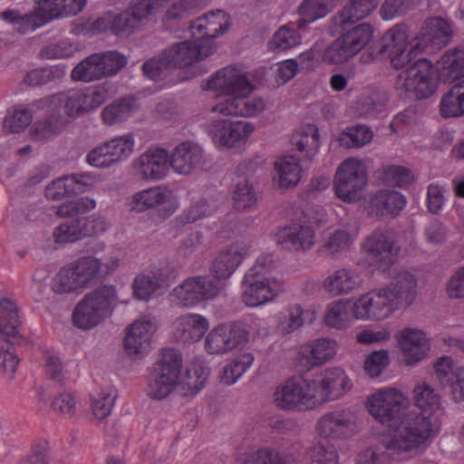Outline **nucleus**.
<instances>
[{
  "instance_id": "obj_20",
  "label": "nucleus",
  "mask_w": 464,
  "mask_h": 464,
  "mask_svg": "<svg viewBox=\"0 0 464 464\" xmlns=\"http://www.w3.org/2000/svg\"><path fill=\"white\" fill-rule=\"evenodd\" d=\"M251 244L249 239L241 238L219 249L209 266L212 280H217L224 288V280L228 279L244 259L249 256Z\"/></svg>"
},
{
  "instance_id": "obj_17",
  "label": "nucleus",
  "mask_w": 464,
  "mask_h": 464,
  "mask_svg": "<svg viewBox=\"0 0 464 464\" xmlns=\"http://www.w3.org/2000/svg\"><path fill=\"white\" fill-rule=\"evenodd\" d=\"M314 392L311 379L292 377L276 388L274 401L282 410H311L317 406Z\"/></svg>"
},
{
  "instance_id": "obj_34",
  "label": "nucleus",
  "mask_w": 464,
  "mask_h": 464,
  "mask_svg": "<svg viewBox=\"0 0 464 464\" xmlns=\"http://www.w3.org/2000/svg\"><path fill=\"white\" fill-rule=\"evenodd\" d=\"M406 203V198L401 192L381 189L370 198L369 212L377 218L395 217L402 211Z\"/></svg>"
},
{
  "instance_id": "obj_4",
  "label": "nucleus",
  "mask_w": 464,
  "mask_h": 464,
  "mask_svg": "<svg viewBox=\"0 0 464 464\" xmlns=\"http://www.w3.org/2000/svg\"><path fill=\"white\" fill-rule=\"evenodd\" d=\"M416 295V279L408 271L395 273L392 283L379 290L370 291L353 300L356 320H383L399 306L412 304Z\"/></svg>"
},
{
  "instance_id": "obj_59",
  "label": "nucleus",
  "mask_w": 464,
  "mask_h": 464,
  "mask_svg": "<svg viewBox=\"0 0 464 464\" xmlns=\"http://www.w3.org/2000/svg\"><path fill=\"white\" fill-rule=\"evenodd\" d=\"M115 163L127 160L135 147L134 135L126 133L105 141Z\"/></svg>"
},
{
  "instance_id": "obj_21",
  "label": "nucleus",
  "mask_w": 464,
  "mask_h": 464,
  "mask_svg": "<svg viewBox=\"0 0 464 464\" xmlns=\"http://www.w3.org/2000/svg\"><path fill=\"white\" fill-rule=\"evenodd\" d=\"M252 123L245 121L215 120L209 124V135L218 149L243 148L254 132Z\"/></svg>"
},
{
  "instance_id": "obj_22",
  "label": "nucleus",
  "mask_w": 464,
  "mask_h": 464,
  "mask_svg": "<svg viewBox=\"0 0 464 464\" xmlns=\"http://www.w3.org/2000/svg\"><path fill=\"white\" fill-rule=\"evenodd\" d=\"M395 237L388 228H376L362 242V249L378 264V269L389 274L398 273L393 267Z\"/></svg>"
},
{
  "instance_id": "obj_63",
  "label": "nucleus",
  "mask_w": 464,
  "mask_h": 464,
  "mask_svg": "<svg viewBox=\"0 0 464 464\" xmlns=\"http://www.w3.org/2000/svg\"><path fill=\"white\" fill-rule=\"evenodd\" d=\"M256 195L253 186L245 179L238 181L233 191L234 208L237 209H246L254 206L256 202Z\"/></svg>"
},
{
  "instance_id": "obj_31",
  "label": "nucleus",
  "mask_w": 464,
  "mask_h": 464,
  "mask_svg": "<svg viewBox=\"0 0 464 464\" xmlns=\"http://www.w3.org/2000/svg\"><path fill=\"white\" fill-rule=\"evenodd\" d=\"M159 206H164L161 215L168 218L179 208V201L171 191L161 187L143 189L132 196L131 208L138 212Z\"/></svg>"
},
{
  "instance_id": "obj_19",
  "label": "nucleus",
  "mask_w": 464,
  "mask_h": 464,
  "mask_svg": "<svg viewBox=\"0 0 464 464\" xmlns=\"http://www.w3.org/2000/svg\"><path fill=\"white\" fill-rule=\"evenodd\" d=\"M408 37V28L404 24L392 26L383 35L382 51L389 53L391 64L395 69L410 67L423 53L420 48H416V39L409 43Z\"/></svg>"
},
{
  "instance_id": "obj_47",
  "label": "nucleus",
  "mask_w": 464,
  "mask_h": 464,
  "mask_svg": "<svg viewBox=\"0 0 464 464\" xmlns=\"http://www.w3.org/2000/svg\"><path fill=\"white\" fill-rule=\"evenodd\" d=\"M135 102L123 98L116 101L102 111L101 117L102 122L107 126H112L126 121L133 112Z\"/></svg>"
},
{
  "instance_id": "obj_12",
  "label": "nucleus",
  "mask_w": 464,
  "mask_h": 464,
  "mask_svg": "<svg viewBox=\"0 0 464 464\" xmlns=\"http://www.w3.org/2000/svg\"><path fill=\"white\" fill-rule=\"evenodd\" d=\"M368 174L364 162L356 158H348L338 166L334 188L336 197L345 203L358 201L367 185Z\"/></svg>"
},
{
  "instance_id": "obj_1",
  "label": "nucleus",
  "mask_w": 464,
  "mask_h": 464,
  "mask_svg": "<svg viewBox=\"0 0 464 464\" xmlns=\"http://www.w3.org/2000/svg\"><path fill=\"white\" fill-rule=\"evenodd\" d=\"M182 355L174 348H164L150 372L147 387L148 395L156 400L168 397L176 388L182 396L193 397L206 384L209 368L200 360L191 362L182 379Z\"/></svg>"
},
{
  "instance_id": "obj_14",
  "label": "nucleus",
  "mask_w": 464,
  "mask_h": 464,
  "mask_svg": "<svg viewBox=\"0 0 464 464\" xmlns=\"http://www.w3.org/2000/svg\"><path fill=\"white\" fill-rule=\"evenodd\" d=\"M96 207L95 200L90 198H80L77 200L61 205L57 215L68 219L60 224L53 231V239L57 244L75 242L84 237L82 215H85Z\"/></svg>"
},
{
  "instance_id": "obj_7",
  "label": "nucleus",
  "mask_w": 464,
  "mask_h": 464,
  "mask_svg": "<svg viewBox=\"0 0 464 464\" xmlns=\"http://www.w3.org/2000/svg\"><path fill=\"white\" fill-rule=\"evenodd\" d=\"M276 264L271 254L260 255L242 279V300L246 305L256 307L276 299L285 291L284 282L270 273Z\"/></svg>"
},
{
  "instance_id": "obj_41",
  "label": "nucleus",
  "mask_w": 464,
  "mask_h": 464,
  "mask_svg": "<svg viewBox=\"0 0 464 464\" xmlns=\"http://www.w3.org/2000/svg\"><path fill=\"white\" fill-rule=\"evenodd\" d=\"M277 184L282 188L297 185L301 179L302 169L299 160L294 156H282L274 163Z\"/></svg>"
},
{
  "instance_id": "obj_38",
  "label": "nucleus",
  "mask_w": 464,
  "mask_h": 464,
  "mask_svg": "<svg viewBox=\"0 0 464 464\" xmlns=\"http://www.w3.org/2000/svg\"><path fill=\"white\" fill-rule=\"evenodd\" d=\"M175 328L185 343L199 341L209 328L208 320L199 314H186L177 318Z\"/></svg>"
},
{
  "instance_id": "obj_32",
  "label": "nucleus",
  "mask_w": 464,
  "mask_h": 464,
  "mask_svg": "<svg viewBox=\"0 0 464 464\" xmlns=\"http://www.w3.org/2000/svg\"><path fill=\"white\" fill-rule=\"evenodd\" d=\"M276 238L277 244L285 249L306 251L314 245L315 231L308 225L294 222L281 227Z\"/></svg>"
},
{
  "instance_id": "obj_26",
  "label": "nucleus",
  "mask_w": 464,
  "mask_h": 464,
  "mask_svg": "<svg viewBox=\"0 0 464 464\" xmlns=\"http://www.w3.org/2000/svg\"><path fill=\"white\" fill-rule=\"evenodd\" d=\"M230 24V16L223 10H216L192 21L189 24V33L193 38L200 43L207 41L217 48L214 39L223 34Z\"/></svg>"
},
{
  "instance_id": "obj_5",
  "label": "nucleus",
  "mask_w": 464,
  "mask_h": 464,
  "mask_svg": "<svg viewBox=\"0 0 464 464\" xmlns=\"http://www.w3.org/2000/svg\"><path fill=\"white\" fill-rule=\"evenodd\" d=\"M431 424L421 415L408 419L391 430L380 446L361 451L355 464H389L392 454L409 453L420 449L430 438Z\"/></svg>"
},
{
  "instance_id": "obj_56",
  "label": "nucleus",
  "mask_w": 464,
  "mask_h": 464,
  "mask_svg": "<svg viewBox=\"0 0 464 464\" xmlns=\"http://www.w3.org/2000/svg\"><path fill=\"white\" fill-rule=\"evenodd\" d=\"M116 399V391L112 388L102 389L91 397V408L97 420L107 418L113 408Z\"/></svg>"
},
{
  "instance_id": "obj_9",
  "label": "nucleus",
  "mask_w": 464,
  "mask_h": 464,
  "mask_svg": "<svg viewBox=\"0 0 464 464\" xmlns=\"http://www.w3.org/2000/svg\"><path fill=\"white\" fill-rule=\"evenodd\" d=\"M102 266L100 259L92 256L79 257L59 269L51 288L56 294H80L99 281Z\"/></svg>"
},
{
  "instance_id": "obj_3",
  "label": "nucleus",
  "mask_w": 464,
  "mask_h": 464,
  "mask_svg": "<svg viewBox=\"0 0 464 464\" xmlns=\"http://www.w3.org/2000/svg\"><path fill=\"white\" fill-rule=\"evenodd\" d=\"M202 88L229 95L212 109V111L223 115L252 117L261 112L266 106L263 99L250 96L254 85L246 74L236 66L220 69L203 82Z\"/></svg>"
},
{
  "instance_id": "obj_44",
  "label": "nucleus",
  "mask_w": 464,
  "mask_h": 464,
  "mask_svg": "<svg viewBox=\"0 0 464 464\" xmlns=\"http://www.w3.org/2000/svg\"><path fill=\"white\" fill-rule=\"evenodd\" d=\"M1 17L11 24L14 29L21 34L32 33L46 24V20L43 19L35 10L24 14H21L15 10H6L2 13Z\"/></svg>"
},
{
  "instance_id": "obj_13",
  "label": "nucleus",
  "mask_w": 464,
  "mask_h": 464,
  "mask_svg": "<svg viewBox=\"0 0 464 464\" xmlns=\"http://www.w3.org/2000/svg\"><path fill=\"white\" fill-rule=\"evenodd\" d=\"M250 332L241 321L222 323L210 330L205 338L208 354L222 355L243 349L249 342Z\"/></svg>"
},
{
  "instance_id": "obj_25",
  "label": "nucleus",
  "mask_w": 464,
  "mask_h": 464,
  "mask_svg": "<svg viewBox=\"0 0 464 464\" xmlns=\"http://www.w3.org/2000/svg\"><path fill=\"white\" fill-rule=\"evenodd\" d=\"M353 57L343 40L338 37L327 46L324 43H315L309 50L302 53L299 56L304 68L314 69L320 63L340 64Z\"/></svg>"
},
{
  "instance_id": "obj_18",
  "label": "nucleus",
  "mask_w": 464,
  "mask_h": 464,
  "mask_svg": "<svg viewBox=\"0 0 464 464\" xmlns=\"http://www.w3.org/2000/svg\"><path fill=\"white\" fill-rule=\"evenodd\" d=\"M359 427L356 411L346 408L323 414L316 421L315 430L320 439L344 440L353 436Z\"/></svg>"
},
{
  "instance_id": "obj_54",
  "label": "nucleus",
  "mask_w": 464,
  "mask_h": 464,
  "mask_svg": "<svg viewBox=\"0 0 464 464\" xmlns=\"http://www.w3.org/2000/svg\"><path fill=\"white\" fill-rule=\"evenodd\" d=\"M77 50V45L71 39L60 37L44 45L40 55L45 59H64L72 56Z\"/></svg>"
},
{
  "instance_id": "obj_35",
  "label": "nucleus",
  "mask_w": 464,
  "mask_h": 464,
  "mask_svg": "<svg viewBox=\"0 0 464 464\" xmlns=\"http://www.w3.org/2000/svg\"><path fill=\"white\" fill-rule=\"evenodd\" d=\"M168 286L167 278L160 268L144 270L140 273L132 284L134 296L142 301L161 295Z\"/></svg>"
},
{
  "instance_id": "obj_8",
  "label": "nucleus",
  "mask_w": 464,
  "mask_h": 464,
  "mask_svg": "<svg viewBox=\"0 0 464 464\" xmlns=\"http://www.w3.org/2000/svg\"><path fill=\"white\" fill-rule=\"evenodd\" d=\"M110 97V86L98 84L82 89L69 91L65 95L53 94L41 99L36 102L38 109L46 110L47 114L53 115L64 102V111L69 117H79L97 109Z\"/></svg>"
},
{
  "instance_id": "obj_51",
  "label": "nucleus",
  "mask_w": 464,
  "mask_h": 464,
  "mask_svg": "<svg viewBox=\"0 0 464 464\" xmlns=\"http://www.w3.org/2000/svg\"><path fill=\"white\" fill-rule=\"evenodd\" d=\"M372 130L365 125H354L342 130L337 140L339 145L345 148H361L369 143L372 139Z\"/></svg>"
},
{
  "instance_id": "obj_57",
  "label": "nucleus",
  "mask_w": 464,
  "mask_h": 464,
  "mask_svg": "<svg viewBox=\"0 0 464 464\" xmlns=\"http://www.w3.org/2000/svg\"><path fill=\"white\" fill-rule=\"evenodd\" d=\"M111 13H105L96 19L82 20L75 23L72 32L77 35L92 36L111 31Z\"/></svg>"
},
{
  "instance_id": "obj_30",
  "label": "nucleus",
  "mask_w": 464,
  "mask_h": 464,
  "mask_svg": "<svg viewBox=\"0 0 464 464\" xmlns=\"http://www.w3.org/2000/svg\"><path fill=\"white\" fill-rule=\"evenodd\" d=\"M169 167L179 175H189L205 161L203 148L194 141H182L169 154Z\"/></svg>"
},
{
  "instance_id": "obj_6",
  "label": "nucleus",
  "mask_w": 464,
  "mask_h": 464,
  "mask_svg": "<svg viewBox=\"0 0 464 464\" xmlns=\"http://www.w3.org/2000/svg\"><path fill=\"white\" fill-rule=\"evenodd\" d=\"M378 4L379 0H349L330 20V33L340 34L339 37L353 56L365 47L373 34L370 24H353L368 16Z\"/></svg>"
},
{
  "instance_id": "obj_2",
  "label": "nucleus",
  "mask_w": 464,
  "mask_h": 464,
  "mask_svg": "<svg viewBox=\"0 0 464 464\" xmlns=\"http://www.w3.org/2000/svg\"><path fill=\"white\" fill-rule=\"evenodd\" d=\"M413 398L415 405L422 412L405 415L410 401L401 391L392 387L380 389L369 396L366 401V408L370 415L376 421L383 425L390 426L391 422L401 420V416H404V418L400 423L408 419L413 420L419 415L428 418L432 425L430 417L426 416L425 413L432 414L440 409V397L439 394L430 386L422 383L415 386Z\"/></svg>"
},
{
  "instance_id": "obj_64",
  "label": "nucleus",
  "mask_w": 464,
  "mask_h": 464,
  "mask_svg": "<svg viewBox=\"0 0 464 464\" xmlns=\"http://www.w3.org/2000/svg\"><path fill=\"white\" fill-rule=\"evenodd\" d=\"M384 179L400 188H406L414 179L411 170L403 166L389 165L383 169Z\"/></svg>"
},
{
  "instance_id": "obj_45",
  "label": "nucleus",
  "mask_w": 464,
  "mask_h": 464,
  "mask_svg": "<svg viewBox=\"0 0 464 464\" xmlns=\"http://www.w3.org/2000/svg\"><path fill=\"white\" fill-rule=\"evenodd\" d=\"M440 111L445 119L464 115V81L454 85L442 96Z\"/></svg>"
},
{
  "instance_id": "obj_58",
  "label": "nucleus",
  "mask_w": 464,
  "mask_h": 464,
  "mask_svg": "<svg viewBox=\"0 0 464 464\" xmlns=\"http://www.w3.org/2000/svg\"><path fill=\"white\" fill-rule=\"evenodd\" d=\"M246 464H298V459L292 454L282 456L270 448H262L248 456Z\"/></svg>"
},
{
  "instance_id": "obj_24",
  "label": "nucleus",
  "mask_w": 464,
  "mask_h": 464,
  "mask_svg": "<svg viewBox=\"0 0 464 464\" xmlns=\"http://www.w3.org/2000/svg\"><path fill=\"white\" fill-rule=\"evenodd\" d=\"M215 52L209 42L200 43L197 38L176 44L163 52V61L170 67H186L203 60Z\"/></svg>"
},
{
  "instance_id": "obj_23",
  "label": "nucleus",
  "mask_w": 464,
  "mask_h": 464,
  "mask_svg": "<svg viewBox=\"0 0 464 464\" xmlns=\"http://www.w3.org/2000/svg\"><path fill=\"white\" fill-rule=\"evenodd\" d=\"M311 382L317 406L322 402L340 398L352 387V382L346 372L339 367H331L322 371L314 379H311Z\"/></svg>"
},
{
  "instance_id": "obj_61",
  "label": "nucleus",
  "mask_w": 464,
  "mask_h": 464,
  "mask_svg": "<svg viewBox=\"0 0 464 464\" xmlns=\"http://www.w3.org/2000/svg\"><path fill=\"white\" fill-rule=\"evenodd\" d=\"M100 58L103 77L118 73L128 63V58L118 51H104L97 53Z\"/></svg>"
},
{
  "instance_id": "obj_16",
  "label": "nucleus",
  "mask_w": 464,
  "mask_h": 464,
  "mask_svg": "<svg viewBox=\"0 0 464 464\" xmlns=\"http://www.w3.org/2000/svg\"><path fill=\"white\" fill-rule=\"evenodd\" d=\"M405 92L415 99H427L437 90V80L432 63L427 58L417 59L398 77Z\"/></svg>"
},
{
  "instance_id": "obj_48",
  "label": "nucleus",
  "mask_w": 464,
  "mask_h": 464,
  "mask_svg": "<svg viewBox=\"0 0 464 464\" xmlns=\"http://www.w3.org/2000/svg\"><path fill=\"white\" fill-rule=\"evenodd\" d=\"M357 232L350 227H340L329 233L324 239V247L331 254L348 250L354 243Z\"/></svg>"
},
{
  "instance_id": "obj_42",
  "label": "nucleus",
  "mask_w": 464,
  "mask_h": 464,
  "mask_svg": "<svg viewBox=\"0 0 464 464\" xmlns=\"http://www.w3.org/2000/svg\"><path fill=\"white\" fill-rule=\"evenodd\" d=\"M319 131L315 125L306 124L291 137L292 146L304 156L311 159L319 150Z\"/></svg>"
},
{
  "instance_id": "obj_53",
  "label": "nucleus",
  "mask_w": 464,
  "mask_h": 464,
  "mask_svg": "<svg viewBox=\"0 0 464 464\" xmlns=\"http://www.w3.org/2000/svg\"><path fill=\"white\" fill-rule=\"evenodd\" d=\"M254 360V355L251 353L238 355L225 365L221 381L228 385L234 384L250 368Z\"/></svg>"
},
{
  "instance_id": "obj_39",
  "label": "nucleus",
  "mask_w": 464,
  "mask_h": 464,
  "mask_svg": "<svg viewBox=\"0 0 464 464\" xmlns=\"http://www.w3.org/2000/svg\"><path fill=\"white\" fill-rule=\"evenodd\" d=\"M440 78L443 82H454L464 77V47L446 51L437 63Z\"/></svg>"
},
{
  "instance_id": "obj_37",
  "label": "nucleus",
  "mask_w": 464,
  "mask_h": 464,
  "mask_svg": "<svg viewBox=\"0 0 464 464\" xmlns=\"http://www.w3.org/2000/svg\"><path fill=\"white\" fill-rule=\"evenodd\" d=\"M360 284V276L354 270L343 267L328 275L322 286L329 295L339 296L352 293Z\"/></svg>"
},
{
  "instance_id": "obj_62",
  "label": "nucleus",
  "mask_w": 464,
  "mask_h": 464,
  "mask_svg": "<svg viewBox=\"0 0 464 464\" xmlns=\"http://www.w3.org/2000/svg\"><path fill=\"white\" fill-rule=\"evenodd\" d=\"M111 32L118 37L129 36L140 26L137 18L130 15V11L115 15L111 13Z\"/></svg>"
},
{
  "instance_id": "obj_46",
  "label": "nucleus",
  "mask_w": 464,
  "mask_h": 464,
  "mask_svg": "<svg viewBox=\"0 0 464 464\" xmlns=\"http://www.w3.org/2000/svg\"><path fill=\"white\" fill-rule=\"evenodd\" d=\"M334 0H304L299 6L298 27L324 18L332 10Z\"/></svg>"
},
{
  "instance_id": "obj_10",
  "label": "nucleus",
  "mask_w": 464,
  "mask_h": 464,
  "mask_svg": "<svg viewBox=\"0 0 464 464\" xmlns=\"http://www.w3.org/2000/svg\"><path fill=\"white\" fill-rule=\"evenodd\" d=\"M117 304L116 288L102 285L86 294L72 312L73 324L82 330H90L111 316Z\"/></svg>"
},
{
  "instance_id": "obj_55",
  "label": "nucleus",
  "mask_w": 464,
  "mask_h": 464,
  "mask_svg": "<svg viewBox=\"0 0 464 464\" xmlns=\"http://www.w3.org/2000/svg\"><path fill=\"white\" fill-rule=\"evenodd\" d=\"M33 120L32 111L24 105H17L7 110L4 119V128L10 132L24 130Z\"/></svg>"
},
{
  "instance_id": "obj_43",
  "label": "nucleus",
  "mask_w": 464,
  "mask_h": 464,
  "mask_svg": "<svg viewBox=\"0 0 464 464\" xmlns=\"http://www.w3.org/2000/svg\"><path fill=\"white\" fill-rule=\"evenodd\" d=\"M217 200L218 198L208 200L205 197L193 198L190 206L176 219L177 227H185L212 215L218 209Z\"/></svg>"
},
{
  "instance_id": "obj_27",
  "label": "nucleus",
  "mask_w": 464,
  "mask_h": 464,
  "mask_svg": "<svg viewBox=\"0 0 464 464\" xmlns=\"http://www.w3.org/2000/svg\"><path fill=\"white\" fill-rule=\"evenodd\" d=\"M169 153L160 147L149 148L134 161L136 172L147 180H160L169 171Z\"/></svg>"
},
{
  "instance_id": "obj_52",
  "label": "nucleus",
  "mask_w": 464,
  "mask_h": 464,
  "mask_svg": "<svg viewBox=\"0 0 464 464\" xmlns=\"http://www.w3.org/2000/svg\"><path fill=\"white\" fill-rule=\"evenodd\" d=\"M308 311L302 305L295 304L289 305L284 312L280 313L278 330L283 334H290L303 326Z\"/></svg>"
},
{
  "instance_id": "obj_40",
  "label": "nucleus",
  "mask_w": 464,
  "mask_h": 464,
  "mask_svg": "<svg viewBox=\"0 0 464 464\" xmlns=\"http://www.w3.org/2000/svg\"><path fill=\"white\" fill-rule=\"evenodd\" d=\"M355 319L353 301L341 299L328 304L324 323L327 326L335 329H344Z\"/></svg>"
},
{
  "instance_id": "obj_49",
  "label": "nucleus",
  "mask_w": 464,
  "mask_h": 464,
  "mask_svg": "<svg viewBox=\"0 0 464 464\" xmlns=\"http://www.w3.org/2000/svg\"><path fill=\"white\" fill-rule=\"evenodd\" d=\"M72 80L89 82L101 80L103 77L100 58L96 53H92L81 61L71 72Z\"/></svg>"
},
{
  "instance_id": "obj_33",
  "label": "nucleus",
  "mask_w": 464,
  "mask_h": 464,
  "mask_svg": "<svg viewBox=\"0 0 464 464\" xmlns=\"http://www.w3.org/2000/svg\"><path fill=\"white\" fill-rule=\"evenodd\" d=\"M397 341L406 364H414L421 361L430 351V343L426 334L420 330L402 329L397 334Z\"/></svg>"
},
{
  "instance_id": "obj_15",
  "label": "nucleus",
  "mask_w": 464,
  "mask_h": 464,
  "mask_svg": "<svg viewBox=\"0 0 464 464\" xmlns=\"http://www.w3.org/2000/svg\"><path fill=\"white\" fill-rule=\"evenodd\" d=\"M222 285L208 276H190L174 287L169 295V302L179 307H193L217 296Z\"/></svg>"
},
{
  "instance_id": "obj_50",
  "label": "nucleus",
  "mask_w": 464,
  "mask_h": 464,
  "mask_svg": "<svg viewBox=\"0 0 464 464\" xmlns=\"http://www.w3.org/2000/svg\"><path fill=\"white\" fill-rule=\"evenodd\" d=\"M301 42V34L295 28L282 25L268 42V48L276 53L285 52L295 48Z\"/></svg>"
},
{
  "instance_id": "obj_28",
  "label": "nucleus",
  "mask_w": 464,
  "mask_h": 464,
  "mask_svg": "<svg viewBox=\"0 0 464 464\" xmlns=\"http://www.w3.org/2000/svg\"><path fill=\"white\" fill-rule=\"evenodd\" d=\"M156 330L155 322L147 316L133 322L123 342L127 354L138 358L144 357L150 351L151 338Z\"/></svg>"
},
{
  "instance_id": "obj_29",
  "label": "nucleus",
  "mask_w": 464,
  "mask_h": 464,
  "mask_svg": "<svg viewBox=\"0 0 464 464\" xmlns=\"http://www.w3.org/2000/svg\"><path fill=\"white\" fill-rule=\"evenodd\" d=\"M450 24L441 17H430L425 20L421 31L416 37V48L423 53H433L446 45L451 39Z\"/></svg>"
},
{
  "instance_id": "obj_60",
  "label": "nucleus",
  "mask_w": 464,
  "mask_h": 464,
  "mask_svg": "<svg viewBox=\"0 0 464 464\" xmlns=\"http://www.w3.org/2000/svg\"><path fill=\"white\" fill-rule=\"evenodd\" d=\"M65 73L63 68L50 66L30 71L24 78V82L29 86H38L60 80Z\"/></svg>"
},
{
  "instance_id": "obj_11",
  "label": "nucleus",
  "mask_w": 464,
  "mask_h": 464,
  "mask_svg": "<svg viewBox=\"0 0 464 464\" xmlns=\"http://www.w3.org/2000/svg\"><path fill=\"white\" fill-rule=\"evenodd\" d=\"M20 325L16 304L9 298H3L0 302V337L10 344V347L5 350L2 348L0 359L4 371L9 372L11 377L14 374L19 362L13 346L19 345L24 341L19 332Z\"/></svg>"
},
{
  "instance_id": "obj_36",
  "label": "nucleus",
  "mask_w": 464,
  "mask_h": 464,
  "mask_svg": "<svg viewBox=\"0 0 464 464\" xmlns=\"http://www.w3.org/2000/svg\"><path fill=\"white\" fill-rule=\"evenodd\" d=\"M337 343L330 338H319L301 346L300 362L308 369L321 365L334 357Z\"/></svg>"
}]
</instances>
